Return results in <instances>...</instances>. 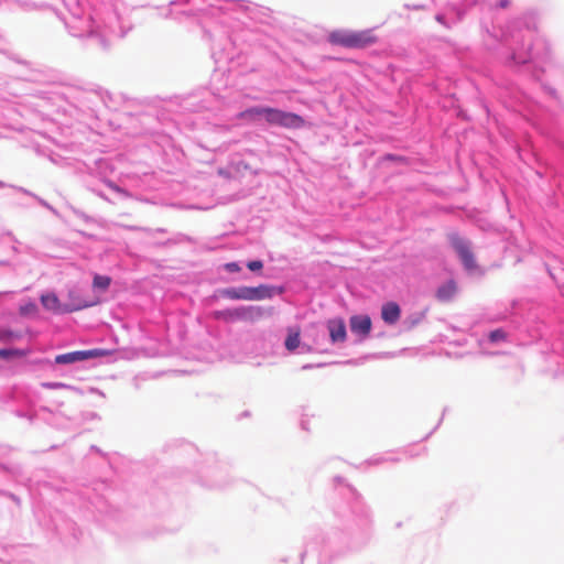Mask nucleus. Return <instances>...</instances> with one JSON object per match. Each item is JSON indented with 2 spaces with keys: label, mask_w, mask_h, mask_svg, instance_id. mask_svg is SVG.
Returning a JSON list of instances; mask_svg holds the SVG:
<instances>
[{
  "label": "nucleus",
  "mask_w": 564,
  "mask_h": 564,
  "mask_svg": "<svg viewBox=\"0 0 564 564\" xmlns=\"http://www.w3.org/2000/svg\"><path fill=\"white\" fill-rule=\"evenodd\" d=\"M327 41L334 46H340L347 50H365L378 43L379 37L375 29L352 30L335 29L327 35Z\"/></svg>",
  "instance_id": "nucleus-1"
},
{
  "label": "nucleus",
  "mask_w": 564,
  "mask_h": 564,
  "mask_svg": "<svg viewBox=\"0 0 564 564\" xmlns=\"http://www.w3.org/2000/svg\"><path fill=\"white\" fill-rule=\"evenodd\" d=\"M265 311L260 306H240L236 308H228L224 311H216L213 313L216 319L225 322H256L263 317Z\"/></svg>",
  "instance_id": "nucleus-2"
},
{
  "label": "nucleus",
  "mask_w": 564,
  "mask_h": 564,
  "mask_svg": "<svg viewBox=\"0 0 564 564\" xmlns=\"http://www.w3.org/2000/svg\"><path fill=\"white\" fill-rule=\"evenodd\" d=\"M272 290L268 285L228 288L221 291V295L229 300L260 301L272 297Z\"/></svg>",
  "instance_id": "nucleus-3"
},
{
  "label": "nucleus",
  "mask_w": 564,
  "mask_h": 564,
  "mask_svg": "<svg viewBox=\"0 0 564 564\" xmlns=\"http://www.w3.org/2000/svg\"><path fill=\"white\" fill-rule=\"evenodd\" d=\"M264 120L271 126H280L288 129H300L305 124V120L301 116L271 107H267Z\"/></svg>",
  "instance_id": "nucleus-4"
},
{
  "label": "nucleus",
  "mask_w": 564,
  "mask_h": 564,
  "mask_svg": "<svg viewBox=\"0 0 564 564\" xmlns=\"http://www.w3.org/2000/svg\"><path fill=\"white\" fill-rule=\"evenodd\" d=\"M110 355L106 349L95 348L61 354L55 357V364L69 365L93 358H100Z\"/></svg>",
  "instance_id": "nucleus-5"
},
{
  "label": "nucleus",
  "mask_w": 564,
  "mask_h": 564,
  "mask_svg": "<svg viewBox=\"0 0 564 564\" xmlns=\"http://www.w3.org/2000/svg\"><path fill=\"white\" fill-rule=\"evenodd\" d=\"M451 242L453 248L457 252L460 261L463 262L465 269L467 271L476 270L477 263L468 242L458 236H453L451 238Z\"/></svg>",
  "instance_id": "nucleus-6"
},
{
  "label": "nucleus",
  "mask_w": 564,
  "mask_h": 564,
  "mask_svg": "<svg viewBox=\"0 0 564 564\" xmlns=\"http://www.w3.org/2000/svg\"><path fill=\"white\" fill-rule=\"evenodd\" d=\"M41 303L46 310H48L55 314H62V313L74 311V308H72V307L63 306L59 303V300L55 293L42 294ZM87 306H88V304H84L82 306L75 307V310H79L82 307H87Z\"/></svg>",
  "instance_id": "nucleus-7"
},
{
  "label": "nucleus",
  "mask_w": 564,
  "mask_h": 564,
  "mask_svg": "<svg viewBox=\"0 0 564 564\" xmlns=\"http://www.w3.org/2000/svg\"><path fill=\"white\" fill-rule=\"evenodd\" d=\"M350 329L354 334L367 337L371 332V318L368 315H354L349 319Z\"/></svg>",
  "instance_id": "nucleus-8"
},
{
  "label": "nucleus",
  "mask_w": 564,
  "mask_h": 564,
  "mask_svg": "<svg viewBox=\"0 0 564 564\" xmlns=\"http://www.w3.org/2000/svg\"><path fill=\"white\" fill-rule=\"evenodd\" d=\"M327 329L333 343H344L346 340V325L343 318L329 319L327 322Z\"/></svg>",
  "instance_id": "nucleus-9"
},
{
  "label": "nucleus",
  "mask_w": 564,
  "mask_h": 564,
  "mask_svg": "<svg viewBox=\"0 0 564 564\" xmlns=\"http://www.w3.org/2000/svg\"><path fill=\"white\" fill-rule=\"evenodd\" d=\"M401 315L399 305L395 302H388L382 306L381 317L388 324H395Z\"/></svg>",
  "instance_id": "nucleus-10"
},
{
  "label": "nucleus",
  "mask_w": 564,
  "mask_h": 564,
  "mask_svg": "<svg viewBox=\"0 0 564 564\" xmlns=\"http://www.w3.org/2000/svg\"><path fill=\"white\" fill-rule=\"evenodd\" d=\"M267 107H251L238 113V119L253 122L260 118L264 119V111Z\"/></svg>",
  "instance_id": "nucleus-11"
},
{
  "label": "nucleus",
  "mask_w": 564,
  "mask_h": 564,
  "mask_svg": "<svg viewBox=\"0 0 564 564\" xmlns=\"http://www.w3.org/2000/svg\"><path fill=\"white\" fill-rule=\"evenodd\" d=\"M457 285L454 280H449L437 289L436 296L440 301H449L456 293Z\"/></svg>",
  "instance_id": "nucleus-12"
},
{
  "label": "nucleus",
  "mask_w": 564,
  "mask_h": 564,
  "mask_svg": "<svg viewBox=\"0 0 564 564\" xmlns=\"http://www.w3.org/2000/svg\"><path fill=\"white\" fill-rule=\"evenodd\" d=\"M300 337H301V328L299 326L296 327H290L288 328V336L285 338V348L289 351H294L300 346Z\"/></svg>",
  "instance_id": "nucleus-13"
},
{
  "label": "nucleus",
  "mask_w": 564,
  "mask_h": 564,
  "mask_svg": "<svg viewBox=\"0 0 564 564\" xmlns=\"http://www.w3.org/2000/svg\"><path fill=\"white\" fill-rule=\"evenodd\" d=\"M111 283V278L107 275L95 274L93 280V288L106 291Z\"/></svg>",
  "instance_id": "nucleus-14"
},
{
  "label": "nucleus",
  "mask_w": 564,
  "mask_h": 564,
  "mask_svg": "<svg viewBox=\"0 0 564 564\" xmlns=\"http://www.w3.org/2000/svg\"><path fill=\"white\" fill-rule=\"evenodd\" d=\"M21 315H33L37 313V306L35 303H28L20 307Z\"/></svg>",
  "instance_id": "nucleus-15"
},
{
  "label": "nucleus",
  "mask_w": 564,
  "mask_h": 564,
  "mask_svg": "<svg viewBox=\"0 0 564 564\" xmlns=\"http://www.w3.org/2000/svg\"><path fill=\"white\" fill-rule=\"evenodd\" d=\"M489 339L492 343L505 340L506 339V333L502 329H495L489 334Z\"/></svg>",
  "instance_id": "nucleus-16"
},
{
  "label": "nucleus",
  "mask_w": 564,
  "mask_h": 564,
  "mask_svg": "<svg viewBox=\"0 0 564 564\" xmlns=\"http://www.w3.org/2000/svg\"><path fill=\"white\" fill-rule=\"evenodd\" d=\"M247 267L251 271H259L263 268V263L260 260H254V261L248 262Z\"/></svg>",
  "instance_id": "nucleus-17"
},
{
  "label": "nucleus",
  "mask_w": 564,
  "mask_h": 564,
  "mask_svg": "<svg viewBox=\"0 0 564 564\" xmlns=\"http://www.w3.org/2000/svg\"><path fill=\"white\" fill-rule=\"evenodd\" d=\"M23 354L20 350H0V357H10V356H22Z\"/></svg>",
  "instance_id": "nucleus-18"
},
{
  "label": "nucleus",
  "mask_w": 564,
  "mask_h": 564,
  "mask_svg": "<svg viewBox=\"0 0 564 564\" xmlns=\"http://www.w3.org/2000/svg\"><path fill=\"white\" fill-rule=\"evenodd\" d=\"M226 270L229 272H238L240 271V267L236 262H229L225 265Z\"/></svg>",
  "instance_id": "nucleus-19"
},
{
  "label": "nucleus",
  "mask_w": 564,
  "mask_h": 564,
  "mask_svg": "<svg viewBox=\"0 0 564 564\" xmlns=\"http://www.w3.org/2000/svg\"><path fill=\"white\" fill-rule=\"evenodd\" d=\"M13 336V333L10 330L0 332V339H9Z\"/></svg>",
  "instance_id": "nucleus-20"
},
{
  "label": "nucleus",
  "mask_w": 564,
  "mask_h": 564,
  "mask_svg": "<svg viewBox=\"0 0 564 564\" xmlns=\"http://www.w3.org/2000/svg\"><path fill=\"white\" fill-rule=\"evenodd\" d=\"M508 2L507 1H502L501 2V7H507Z\"/></svg>",
  "instance_id": "nucleus-21"
}]
</instances>
